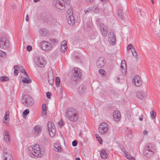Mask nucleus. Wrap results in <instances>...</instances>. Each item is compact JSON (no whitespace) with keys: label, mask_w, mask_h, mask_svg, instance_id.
<instances>
[{"label":"nucleus","mask_w":160,"mask_h":160,"mask_svg":"<svg viewBox=\"0 0 160 160\" xmlns=\"http://www.w3.org/2000/svg\"><path fill=\"white\" fill-rule=\"evenodd\" d=\"M65 116L72 122H76L79 118L78 111L72 108H69L65 111Z\"/></svg>","instance_id":"obj_1"},{"label":"nucleus","mask_w":160,"mask_h":160,"mask_svg":"<svg viewBox=\"0 0 160 160\" xmlns=\"http://www.w3.org/2000/svg\"><path fill=\"white\" fill-rule=\"evenodd\" d=\"M28 149L29 150V155L31 157L34 156L40 157L41 156L40 148L38 144H36L33 147L30 146Z\"/></svg>","instance_id":"obj_2"},{"label":"nucleus","mask_w":160,"mask_h":160,"mask_svg":"<svg viewBox=\"0 0 160 160\" xmlns=\"http://www.w3.org/2000/svg\"><path fill=\"white\" fill-rule=\"evenodd\" d=\"M22 102L26 106L30 107L33 104V100L31 97L28 94H26L23 96Z\"/></svg>","instance_id":"obj_3"},{"label":"nucleus","mask_w":160,"mask_h":160,"mask_svg":"<svg viewBox=\"0 0 160 160\" xmlns=\"http://www.w3.org/2000/svg\"><path fill=\"white\" fill-rule=\"evenodd\" d=\"M47 127L50 136L51 137H53L56 131L54 125L51 121H48L47 123Z\"/></svg>","instance_id":"obj_4"},{"label":"nucleus","mask_w":160,"mask_h":160,"mask_svg":"<svg viewBox=\"0 0 160 160\" xmlns=\"http://www.w3.org/2000/svg\"><path fill=\"white\" fill-rule=\"evenodd\" d=\"M108 125L105 122L101 123L99 126L98 131L101 135H104L107 132L108 130Z\"/></svg>","instance_id":"obj_5"},{"label":"nucleus","mask_w":160,"mask_h":160,"mask_svg":"<svg viewBox=\"0 0 160 160\" xmlns=\"http://www.w3.org/2000/svg\"><path fill=\"white\" fill-rule=\"evenodd\" d=\"M52 4L55 7L61 10L64 9L65 8L64 3L62 1H54L52 2Z\"/></svg>","instance_id":"obj_6"},{"label":"nucleus","mask_w":160,"mask_h":160,"mask_svg":"<svg viewBox=\"0 0 160 160\" xmlns=\"http://www.w3.org/2000/svg\"><path fill=\"white\" fill-rule=\"evenodd\" d=\"M101 34L104 37L107 36L108 31V27L103 23H101L99 24Z\"/></svg>","instance_id":"obj_7"},{"label":"nucleus","mask_w":160,"mask_h":160,"mask_svg":"<svg viewBox=\"0 0 160 160\" xmlns=\"http://www.w3.org/2000/svg\"><path fill=\"white\" fill-rule=\"evenodd\" d=\"M34 60L36 65L40 67H43L45 64L46 62L44 58L42 57H36Z\"/></svg>","instance_id":"obj_8"},{"label":"nucleus","mask_w":160,"mask_h":160,"mask_svg":"<svg viewBox=\"0 0 160 160\" xmlns=\"http://www.w3.org/2000/svg\"><path fill=\"white\" fill-rule=\"evenodd\" d=\"M9 41L5 38L0 39V48L2 49H6L9 46Z\"/></svg>","instance_id":"obj_9"},{"label":"nucleus","mask_w":160,"mask_h":160,"mask_svg":"<svg viewBox=\"0 0 160 160\" xmlns=\"http://www.w3.org/2000/svg\"><path fill=\"white\" fill-rule=\"evenodd\" d=\"M3 155L4 160H13V158L11 155L8 152V151L6 148L2 149Z\"/></svg>","instance_id":"obj_10"},{"label":"nucleus","mask_w":160,"mask_h":160,"mask_svg":"<svg viewBox=\"0 0 160 160\" xmlns=\"http://www.w3.org/2000/svg\"><path fill=\"white\" fill-rule=\"evenodd\" d=\"M40 46L42 49L45 50H49L52 48L51 43L45 41H43L41 43Z\"/></svg>","instance_id":"obj_11"},{"label":"nucleus","mask_w":160,"mask_h":160,"mask_svg":"<svg viewBox=\"0 0 160 160\" xmlns=\"http://www.w3.org/2000/svg\"><path fill=\"white\" fill-rule=\"evenodd\" d=\"M132 82L137 87H140L142 83V82L138 75H136L134 76L132 79Z\"/></svg>","instance_id":"obj_12"},{"label":"nucleus","mask_w":160,"mask_h":160,"mask_svg":"<svg viewBox=\"0 0 160 160\" xmlns=\"http://www.w3.org/2000/svg\"><path fill=\"white\" fill-rule=\"evenodd\" d=\"M108 37L109 38L108 41L110 43H111L112 45L115 43L116 41L115 35L112 31H110L109 32Z\"/></svg>","instance_id":"obj_13"},{"label":"nucleus","mask_w":160,"mask_h":160,"mask_svg":"<svg viewBox=\"0 0 160 160\" xmlns=\"http://www.w3.org/2000/svg\"><path fill=\"white\" fill-rule=\"evenodd\" d=\"M48 80L50 84L52 85L54 82V78L53 72L52 71L48 72Z\"/></svg>","instance_id":"obj_14"},{"label":"nucleus","mask_w":160,"mask_h":160,"mask_svg":"<svg viewBox=\"0 0 160 160\" xmlns=\"http://www.w3.org/2000/svg\"><path fill=\"white\" fill-rule=\"evenodd\" d=\"M136 95L137 98H144L146 97V91H138L137 92Z\"/></svg>","instance_id":"obj_15"},{"label":"nucleus","mask_w":160,"mask_h":160,"mask_svg":"<svg viewBox=\"0 0 160 160\" xmlns=\"http://www.w3.org/2000/svg\"><path fill=\"white\" fill-rule=\"evenodd\" d=\"M34 136L37 137L40 133L42 129L40 126L37 125L34 127Z\"/></svg>","instance_id":"obj_16"},{"label":"nucleus","mask_w":160,"mask_h":160,"mask_svg":"<svg viewBox=\"0 0 160 160\" xmlns=\"http://www.w3.org/2000/svg\"><path fill=\"white\" fill-rule=\"evenodd\" d=\"M73 75L75 76L77 79H78L80 78L82 75V73L79 71V69L78 70V68H77L74 69L72 71Z\"/></svg>","instance_id":"obj_17"},{"label":"nucleus","mask_w":160,"mask_h":160,"mask_svg":"<svg viewBox=\"0 0 160 160\" xmlns=\"http://www.w3.org/2000/svg\"><path fill=\"white\" fill-rule=\"evenodd\" d=\"M121 113L118 110L115 111L113 112V117L116 121L118 122L120 120Z\"/></svg>","instance_id":"obj_18"},{"label":"nucleus","mask_w":160,"mask_h":160,"mask_svg":"<svg viewBox=\"0 0 160 160\" xmlns=\"http://www.w3.org/2000/svg\"><path fill=\"white\" fill-rule=\"evenodd\" d=\"M4 139L5 141L7 143L10 142V135L9 132L7 130H5L3 133Z\"/></svg>","instance_id":"obj_19"},{"label":"nucleus","mask_w":160,"mask_h":160,"mask_svg":"<svg viewBox=\"0 0 160 160\" xmlns=\"http://www.w3.org/2000/svg\"><path fill=\"white\" fill-rule=\"evenodd\" d=\"M105 62V60L102 58H100L97 61L96 65L99 68H100L104 66Z\"/></svg>","instance_id":"obj_20"},{"label":"nucleus","mask_w":160,"mask_h":160,"mask_svg":"<svg viewBox=\"0 0 160 160\" xmlns=\"http://www.w3.org/2000/svg\"><path fill=\"white\" fill-rule=\"evenodd\" d=\"M120 67L122 73L123 74H125L127 71V64L125 60H122V61L121 65Z\"/></svg>","instance_id":"obj_21"},{"label":"nucleus","mask_w":160,"mask_h":160,"mask_svg":"<svg viewBox=\"0 0 160 160\" xmlns=\"http://www.w3.org/2000/svg\"><path fill=\"white\" fill-rule=\"evenodd\" d=\"M146 148L148 149L150 151V155L152 154L155 151V147L154 145L152 144H149Z\"/></svg>","instance_id":"obj_22"},{"label":"nucleus","mask_w":160,"mask_h":160,"mask_svg":"<svg viewBox=\"0 0 160 160\" xmlns=\"http://www.w3.org/2000/svg\"><path fill=\"white\" fill-rule=\"evenodd\" d=\"M66 41L65 40H63V41L61 42V51L62 52H65V50H66L67 48L66 45Z\"/></svg>","instance_id":"obj_23"},{"label":"nucleus","mask_w":160,"mask_h":160,"mask_svg":"<svg viewBox=\"0 0 160 160\" xmlns=\"http://www.w3.org/2000/svg\"><path fill=\"white\" fill-rule=\"evenodd\" d=\"M67 21L69 24L71 25H73L75 22L74 16L73 15H70L67 19Z\"/></svg>","instance_id":"obj_24"},{"label":"nucleus","mask_w":160,"mask_h":160,"mask_svg":"<svg viewBox=\"0 0 160 160\" xmlns=\"http://www.w3.org/2000/svg\"><path fill=\"white\" fill-rule=\"evenodd\" d=\"M86 89V88L85 86H80L78 89V92L80 94H83L85 92Z\"/></svg>","instance_id":"obj_25"},{"label":"nucleus","mask_w":160,"mask_h":160,"mask_svg":"<svg viewBox=\"0 0 160 160\" xmlns=\"http://www.w3.org/2000/svg\"><path fill=\"white\" fill-rule=\"evenodd\" d=\"M17 68L18 69L19 72L24 73L27 77H29V75L28 73L26 72L25 69H23L21 66V67L19 65H17Z\"/></svg>","instance_id":"obj_26"},{"label":"nucleus","mask_w":160,"mask_h":160,"mask_svg":"<svg viewBox=\"0 0 160 160\" xmlns=\"http://www.w3.org/2000/svg\"><path fill=\"white\" fill-rule=\"evenodd\" d=\"M117 14L119 17H120L121 19H123L124 17V15L123 14L122 10L121 8L118 9Z\"/></svg>","instance_id":"obj_27"},{"label":"nucleus","mask_w":160,"mask_h":160,"mask_svg":"<svg viewBox=\"0 0 160 160\" xmlns=\"http://www.w3.org/2000/svg\"><path fill=\"white\" fill-rule=\"evenodd\" d=\"M48 31L46 28H43L41 29L40 31V34L42 36H45L47 34Z\"/></svg>","instance_id":"obj_28"},{"label":"nucleus","mask_w":160,"mask_h":160,"mask_svg":"<svg viewBox=\"0 0 160 160\" xmlns=\"http://www.w3.org/2000/svg\"><path fill=\"white\" fill-rule=\"evenodd\" d=\"M100 155L103 159H106L107 157V154L105 149L102 150L100 152Z\"/></svg>","instance_id":"obj_29"},{"label":"nucleus","mask_w":160,"mask_h":160,"mask_svg":"<svg viewBox=\"0 0 160 160\" xmlns=\"http://www.w3.org/2000/svg\"><path fill=\"white\" fill-rule=\"evenodd\" d=\"M46 105L45 103H43L42 106V114L44 115L46 114Z\"/></svg>","instance_id":"obj_30"},{"label":"nucleus","mask_w":160,"mask_h":160,"mask_svg":"<svg viewBox=\"0 0 160 160\" xmlns=\"http://www.w3.org/2000/svg\"><path fill=\"white\" fill-rule=\"evenodd\" d=\"M23 78V79L22 80V82L23 83H29L31 82V80L30 79L28 78Z\"/></svg>","instance_id":"obj_31"},{"label":"nucleus","mask_w":160,"mask_h":160,"mask_svg":"<svg viewBox=\"0 0 160 160\" xmlns=\"http://www.w3.org/2000/svg\"><path fill=\"white\" fill-rule=\"evenodd\" d=\"M29 111L28 109H25L23 112L22 115L23 117L24 118H26L27 117V115L29 113Z\"/></svg>","instance_id":"obj_32"},{"label":"nucleus","mask_w":160,"mask_h":160,"mask_svg":"<svg viewBox=\"0 0 160 160\" xmlns=\"http://www.w3.org/2000/svg\"><path fill=\"white\" fill-rule=\"evenodd\" d=\"M124 154L127 158L129 160H135V158L133 157L128 155V152H125Z\"/></svg>","instance_id":"obj_33"},{"label":"nucleus","mask_w":160,"mask_h":160,"mask_svg":"<svg viewBox=\"0 0 160 160\" xmlns=\"http://www.w3.org/2000/svg\"><path fill=\"white\" fill-rule=\"evenodd\" d=\"M55 82L57 87H58L60 85V78L58 77H57L56 78Z\"/></svg>","instance_id":"obj_34"},{"label":"nucleus","mask_w":160,"mask_h":160,"mask_svg":"<svg viewBox=\"0 0 160 160\" xmlns=\"http://www.w3.org/2000/svg\"><path fill=\"white\" fill-rule=\"evenodd\" d=\"M8 78L5 76H2L0 78V80L2 82H5L8 80Z\"/></svg>","instance_id":"obj_35"},{"label":"nucleus","mask_w":160,"mask_h":160,"mask_svg":"<svg viewBox=\"0 0 160 160\" xmlns=\"http://www.w3.org/2000/svg\"><path fill=\"white\" fill-rule=\"evenodd\" d=\"M150 115L151 118L152 119L156 117V113L155 112L153 111H152L150 112Z\"/></svg>","instance_id":"obj_36"},{"label":"nucleus","mask_w":160,"mask_h":160,"mask_svg":"<svg viewBox=\"0 0 160 160\" xmlns=\"http://www.w3.org/2000/svg\"><path fill=\"white\" fill-rule=\"evenodd\" d=\"M98 72L102 76H104L106 74V72L103 69H100L98 70Z\"/></svg>","instance_id":"obj_37"},{"label":"nucleus","mask_w":160,"mask_h":160,"mask_svg":"<svg viewBox=\"0 0 160 160\" xmlns=\"http://www.w3.org/2000/svg\"><path fill=\"white\" fill-rule=\"evenodd\" d=\"M95 136H96V138L97 139L98 142H99V143L101 144H102V139L100 137H99L98 135L97 134H96Z\"/></svg>","instance_id":"obj_38"},{"label":"nucleus","mask_w":160,"mask_h":160,"mask_svg":"<svg viewBox=\"0 0 160 160\" xmlns=\"http://www.w3.org/2000/svg\"><path fill=\"white\" fill-rule=\"evenodd\" d=\"M134 47L133 46L132 44H130L127 46V50H129L130 49H134Z\"/></svg>","instance_id":"obj_39"},{"label":"nucleus","mask_w":160,"mask_h":160,"mask_svg":"<svg viewBox=\"0 0 160 160\" xmlns=\"http://www.w3.org/2000/svg\"><path fill=\"white\" fill-rule=\"evenodd\" d=\"M89 8L90 9V10L92 11H95L96 12L97 11H98V9L97 7H95L93 6H91Z\"/></svg>","instance_id":"obj_40"},{"label":"nucleus","mask_w":160,"mask_h":160,"mask_svg":"<svg viewBox=\"0 0 160 160\" xmlns=\"http://www.w3.org/2000/svg\"><path fill=\"white\" fill-rule=\"evenodd\" d=\"M54 147L57 149L56 150H55L57 152H58L59 151H61L62 149V148L59 147V146L58 145H55Z\"/></svg>","instance_id":"obj_41"},{"label":"nucleus","mask_w":160,"mask_h":160,"mask_svg":"<svg viewBox=\"0 0 160 160\" xmlns=\"http://www.w3.org/2000/svg\"><path fill=\"white\" fill-rule=\"evenodd\" d=\"M133 50H134V51H131L132 54L135 58H136L138 55L137 52L135 48Z\"/></svg>","instance_id":"obj_42"},{"label":"nucleus","mask_w":160,"mask_h":160,"mask_svg":"<svg viewBox=\"0 0 160 160\" xmlns=\"http://www.w3.org/2000/svg\"><path fill=\"white\" fill-rule=\"evenodd\" d=\"M148 149H147L146 148H145V150L143 151V154L145 155H147L148 153L149 152V154L150 155V153L151 152L149 150H148Z\"/></svg>","instance_id":"obj_43"},{"label":"nucleus","mask_w":160,"mask_h":160,"mask_svg":"<svg viewBox=\"0 0 160 160\" xmlns=\"http://www.w3.org/2000/svg\"><path fill=\"white\" fill-rule=\"evenodd\" d=\"M50 41L53 44L56 43L57 42V41L56 39H53L52 38H50Z\"/></svg>","instance_id":"obj_44"},{"label":"nucleus","mask_w":160,"mask_h":160,"mask_svg":"<svg viewBox=\"0 0 160 160\" xmlns=\"http://www.w3.org/2000/svg\"><path fill=\"white\" fill-rule=\"evenodd\" d=\"M78 144V141L76 140H75L72 142V144L73 147L76 146Z\"/></svg>","instance_id":"obj_45"},{"label":"nucleus","mask_w":160,"mask_h":160,"mask_svg":"<svg viewBox=\"0 0 160 160\" xmlns=\"http://www.w3.org/2000/svg\"><path fill=\"white\" fill-rule=\"evenodd\" d=\"M6 55V53L5 52L0 50V56L2 57H4Z\"/></svg>","instance_id":"obj_46"},{"label":"nucleus","mask_w":160,"mask_h":160,"mask_svg":"<svg viewBox=\"0 0 160 160\" xmlns=\"http://www.w3.org/2000/svg\"><path fill=\"white\" fill-rule=\"evenodd\" d=\"M64 122L62 120H60L58 122V124L60 127L62 126Z\"/></svg>","instance_id":"obj_47"},{"label":"nucleus","mask_w":160,"mask_h":160,"mask_svg":"<svg viewBox=\"0 0 160 160\" xmlns=\"http://www.w3.org/2000/svg\"><path fill=\"white\" fill-rule=\"evenodd\" d=\"M27 49L29 51H31L32 49V47L30 45H28L27 46Z\"/></svg>","instance_id":"obj_48"},{"label":"nucleus","mask_w":160,"mask_h":160,"mask_svg":"<svg viewBox=\"0 0 160 160\" xmlns=\"http://www.w3.org/2000/svg\"><path fill=\"white\" fill-rule=\"evenodd\" d=\"M14 74L15 76H17L18 74V70L17 69H15L14 71Z\"/></svg>","instance_id":"obj_49"},{"label":"nucleus","mask_w":160,"mask_h":160,"mask_svg":"<svg viewBox=\"0 0 160 160\" xmlns=\"http://www.w3.org/2000/svg\"><path fill=\"white\" fill-rule=\"evenodd\" d=\"M44 22H47L49 21V19L47 18H45L42 19Z\"/></svg>","instance_id":"obj_50"},{"label":"nucleus","mask_w":160,"mask_h":160,"mask_svg":"<svg viewBox=\"0 0 160 160\" xmlns=\"http://www.w3.org/2000/svg\"><path fill=\"white\" fill-rule=\"evenodd\" d=\"M46 95H47V97L48 98H50V96H51V93H50V92H47V93H46Z\"/></svg>","instance_id":"obj_51"},{"label":"nucleus","mask_w":160,"mask_h":160,"mask_svg":"<svg viewBox=\"0 0 160 160\" xmlns=\"http://www.w3.org/2000/svg\"><path fill=\"white\" fill-rule=\"evenodd\" d=\"M90 11H91L90 10V8H87V10H85L84 12H85V13L86 14L88 12L89 13Z\"/></svg>","instance_id":"obj_52"},{"label":"nucleus","mask_w":160,"mask_h":160,"mask_svg":"<svg viewBox=\"0 0 160 160\" xmlns=\"http://www.w3.org/2000/svg\"><path fill=\"white\" fill-rule=\"evenodd\" d=\"M8 112H7V113ZM9 116V115L8 114H6L4 117V119H5L6 120H7V119H8V117H7V116Z\"/></svg>","instance_id":"obj_53"},{"label":"nucleus","mask_w":160,"mask_h":160,"mask_svg":"<svg viewBox=\"0 0 160 160\" xmlns=\"http://www.w3.org/2000/svg\"><path fill=\"white\" fill-rule=\"evenodd\" d=\"M43 139V140L46 143H47L48 142V140L46 137H44Z\"/></svg>","instance_id":"obj_54"},{"label":"nucleus","mask_w":160,"mask_h":160,"mask_svg":"<svg viewBox=\"0 0 160 160\" xmlns=\"http://www.w3.org/2000/svg\"><path fill=\"white\" fill-rule=\"evenodd\" d=\"M62 1H63L64 3L65 2L67 4L69 3H70V1L69 0H62Z\"/></svg>","instance_id":"obj_55"},{"label":"nucleus","mask_w":160,"mask_h":160,"mask_svg":"<svg viewBox=\"0 0 160 160\" xmlns=\"http://www.w3.org/2000/svg\"><path fill=\"white\" fill-rule=\"evenodd\" d=\"M148 134V132L146 130H144L143 131V134L145 135H146Z\"/></svg>","instance_id":"obj_56"},{"label":"nucleus","mask_w":160,"mask_h":160,"mask_svg":"<svg viewBox=\"0 0 160 160\" xmlns=\"http://www.w3.org/2000/svg\"><path fill=\"white\" fill-rule=\"evenodd\" d=\"M28 15H27V16H26V21H29V19H28Z\"/></svg>","instance_id":"obj_57"},{"label":"nucleus","mask_w":160,"mask_h":160,"mask_svg":"<svg viewBox=\"0 0 160 160\" xmlns=\"http://www.w3.org/2000/svg\"><path fill=\"white\" fill-rule=\"evenodd\" d=\"M40 0H33L34 2H37L40 1Z\"/></svg>","instance_id":"obj_58"},{"label":"nucleus","mask_w":160,"mask_h":160,"mask_svg":"<svg viewBox=\"0 0 160 160\" xmlns=\"http://www.w3.org/2000/svg\"><path fill=\"white\" fill-rule=\"evenodd\" d=\"M102 11H103L104 13H105L106 11V10L105 9V8L102 9Z\"/></svg>","instance_id":"obj_59"},{"label":"nucleus","mask_w":160,"mask_h":160,"mask_svg":"<svg viewBox=\"0 0 160 160\" xmlns=\"http://www.w3.org/2000/svg\"><path fill=\"white\" fill-rule=\"evenodd\" d=\"M103 2H106L108 0H101Z\"/></svg>","instance_id":"obj_60"},{"label":"nucleus","mask_w":160,"mask_h":160,"mask_svg":"<svg viewBox=\"0 0 160 160\" xmlns=\"http://www.w3.org/2000/svg\"><path fill=\"white\" fill-rule=\"evenodd\" d=\"M86 1L87 2H91L92 1V0H86Z\"/></svg>","instance_id":"obj_61"},{"label":"nucleus","mask_w":160,"mask_h":160,"mask_svg":"<svg viewBox=\"0 0 160 160\" xmlns=\"http://www.w3.org/2000/svg\"><path fill=\"white\" fill-rule=\"evenodd\" d=\"M158 37L159 38V39H160V34L158 33Z\"/></svg>","instance_id":"obj_62"},{"label":"nucleus","mask_w":160,"mask_h":160,"mask_svg":"<svg viewBox=\"0 0 160 160\" xmlns=\"http://www.w3.org/2000/svg\"><path fill=\"white\" fill-rule=\"evenodd\" d=\"M117 81L118 82H119V77H118V78H117Z\"/></svg>","instance_id":"obj_63"},{"label":"nucleus","mask_w":160,"mask_h":160,"mask_svg":"<svg viewBox=\"0 0 160 160\" xmlns=\"http://www.w3.org/2000/svg\"><path fill=\"white\" fill-rule=\"evenodd\" d=\"M76 159V160H81L79 158H77Z\"/></svg>","instance_id":"obj_64"}]
</instances>
